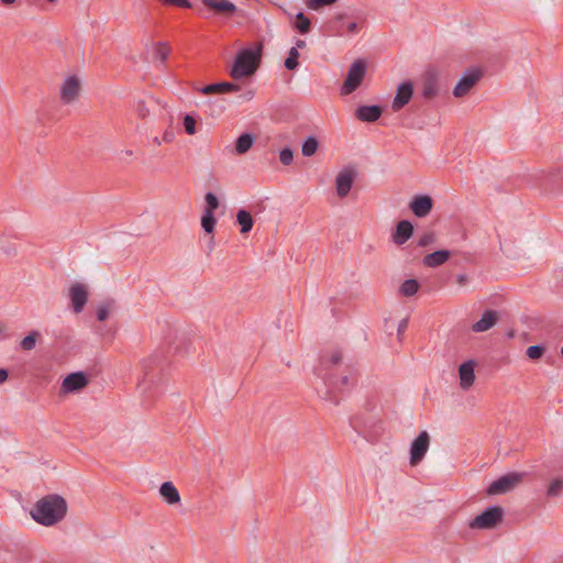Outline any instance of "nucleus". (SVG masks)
<instances>
[{"mask_svg": "<svg viewBox=\"0 0 563 563\" xmlns=\"http://www.w3.org/2000/svg\"><path fill=\"white\" fill-rule=\"evenodd\" d=\"M314 374L322 380V386L316 387L318 395L335 406L340 404L336 394L349 390L354 384L352 369L343 366L342 352L339 350L323 354L314 368Z\"/></svg>", "mask_w": 563, "mask_h": 563, "instance_id": "obj_1", "label": "nucleus"}, {"mask_svg": "<svg viewBox=\"0 0 563 563\" xmlns=\"http://www.w3.org/2000/svg\"><path fill=\"white\" fill-rule=\"evenodd\" d=\"M67 510V501L63 496L48 494L33 505L30 515L35 522L52 527L66 517Z\"/></svg>", "mask_w": 563, "mask_h": 563, "instance_id": "obj_2", "label": "nucleus"}, {"mask_svg": "<svg viewBox=\"0 0 563 563\" xmlns=\"http://www.w3.org/2000/svg\"><path fill=\"white\" fill-rule=\"evenodd\" d=\"M167 365V356L161 351H156L150 356L143 358L141 362L142 382L139 383V386L143 385L145 390L151 386L161 383Z\"/></svg>", "mask_w": 563, "mask_h": 563, "instance_id": "obj_3", "label": "nucleus"}, {"mask_svg": "<svg viewBox=\"0 0 563 563\" xmlns=\"http://www.w3.org/2000/svg\"><path fill=\"white\" fill-rule=\"evenodd\" d=\"M262 57V45L256 48L241 49L230 69V76L234 80L252 76L258 68Z\"/></svg>", "mask_w": 563, "mask_h": 563, "instance_id": "obj_4", "label": "nucleus"}, {"mask_svg": "<svg viewBox=\"0 0 563 563\" xmlns=\"http://www.w3.org/2000/svg\"><path fill=\"white\" fill-rule=\"evenodd\" d=\"M504 509L500 506H490L476 516L471 522V529H493L503 521Z\"/></svg>", "mask_w": 563, "mask_h": 563, "instance_id": "obj_5", "label": "nucleus"}, {"mask_svg": "<svg viewBox=\"0 0 563 563\" xmlns=\"http://www.w3.org/2000/svg\"><path fill=\"white\" fill-rule=\"evenodd\" d=\"M366 73V64L362 59L355 60L349 68L346 78L342 85L341 93L350 95L362 84Z\"/></svg>", "mask_w": 563, "mask_h": 563, "instance_id": "obj_6", "label": "nucleus"}, {"mask_svg": "<svg viewBox=\"0 0 563 563\" xmlns=\"http://www.w3.org/2000/svg\"><path fill=\"white\" fill-rule=\"evenodd\" d=\"M525 473L509 472L493 483L487 488L488 495H500L511 492L520 483H522Z\"/></svg>", "mask_w": 563, "mask_h": 563, "instance_id": "obj_7", "label": "nucleus"}, {"mask_svg": "<svg viewBox=\"0 0 563 563\" xmlns=\"http://www.w3.org/2000/svg\"><path fill=\"white\" fill-rule=\"evenodd\" d=\"M482 76L483 71L478 68L467 69L453 89L454 97L462 98L466 96L471 89L479 81Z\"/></svg>", "mask_w": 563, "mask_h": 563, "instance_id": "obj_8", "label": "nucleus"}, {"mask_svg": "<svg viewBox=\"0 0 563 563\" xmlns=\"http://www.w3.org/2000/svg\"><path fill=\"white\" fill-rule=\"evenodd\" d=\"M430 445V435L427 431H421L410 444V465H418L424 457Z\"/></svg>", "mask_w": 563, "mask_h": 563, "instance_id": "obj_9", "label": "nucleus"}, {"mask_svg": "<svg viewBox=\"0 0 563 563\" xmlns=\"http://www.w3.org/2000/svg\"><path fill=\"white\" fill-rule=\"evenodd\" d=\"M440 92L439 73L435 68H429L422 76V90L423 99L431 100Z\"/></svg>", "mask_w": 563, "mask_h": 563, "instance_id": "obj_10", "label": "nucleus"}, {"mask_svg": "<svg viewBox=\"0 0 563 563\" xmlns=\"http://www.w3.org/2000/svg\"><path fill=\"white\" fill-rule=\"evenodd\" d=\"M69 298L74 311L76 313L81 312L89 298L87 286L81 283L73 284L69 288Z\"/></svg>", "mask_w": 563, "mask_h": 563, "instance_id": "obj_11", "label": "nucleus"}, {"mask_svg": "<svg viewBox=\"0 0 563 563\" xmlns=\"http://www.w3.org/2000/svg\"><path fill=\"white\" fill-rule=\"evenodd\" d=\"M88 384L89 378L86 373L75 372L64 378L60 390L65 394L76 393L84 389Z\"/></svg>", "mask_w": 563, "mask_h": 563, "instance_id": "obj_12", "label": "nucleus"}, {"mask_svg": "<svg viewBox=\"0 0 563 563\" xmlns=\"http://www.w3.org/2000/svg\"><path fill=\"white\" fill-rule=\"evenodd\" d=\"M413 96V85L410 80L402 81L396 91V96L391 102L394 112L400 111L406 104L409 103Z\"/></svg>", "mask_w": 563, "mask_h": 563, "instance_id": "obj_13", "label": "nucleus"}, {"mask_svg": "<svg viewBox=\"0 0 563 563\" xmlns=\"http://www.w3.org/2000/svg\"><path fill=\"white\" fill-rule=\"evenodd\" d=\"M409 208L416 217L424 218L433 208V199L429 195H416L411 199Z\"/></svg>", "mask_w": 563, "mask_h": 563, "instance_id": "obj_14", "label": "nucleus"}, {"mask_svg": "<svg viewBox=\"0 0 563 563\" xmlns=\"http://www.w3.org/2000/svg\"><path fill=\"white\" fill-rule=\"evenodd\" d=\"M355 177L356 173L351 169H343L336 175L335 187L340 198H344L349 195Z\"/></svg>", "mask_w": 563, "mask_h": 563, "instance_id": "obj_15", "label": "nucleus"}, {"mask_svg": "<svg viewBox=\"0 0 563 563\" xmlns=\"http://www.w3.org/2000/svg\"><path fill=\"white\" fill-rule=\"evenodd\" d=\"M80 91V84L76 76H69L63 82L60 87V99L64 103H70L75 101Z\"/></svg>", "mask_w": 563, "mask_h": 563, "instance_id": "obj_16", "label": "nucleus"}, {"mask_svg": "<svg viewBox=\"0 0 563 563\" xmlns=\"http://www.w3.org/2000/svg\"><path fill=\"white\" fill-rule=\"evenodd\" d=\"M476 362L468 360L459 366L460 386L463 390H468L475 382Z\"/></svg>", "mask_w": 563, "mask_h": 563, "instance_id": "obj_17", "label": "nucleus"}, {"mask_svg": "<svg viewBox=\"0 0 563 563\" xmlns=\"http://www.w3.org/2000/svg\"><path fill=\"white\" fill-rule=\"evenodd\" d=\"M383 113V108L377 104L360 106L355 110V118L362 122H376Z\"/></svg>", "mask_w": 563, "mask_h": 563, "instance_id": "obj_18", "label": "nucleus"}, {"mask_svg": "<svg viewBox=\"0 0 563 563\" xmlns=\"http://www.w3.org/2000/svg\"><path fill=\"white\" fill-rule=\"evenodd\" d=\"M201 2L216 13L227 16H233L238 11L236 5L229 0H201Z\"/></svg>", "mask_w": 563, "mask_h": 563, "instance_id": "obj_19", "label": "nucleus"}, {"mask_svg": "<svg viewBox=\"0 0 563 563\" xmlns=\"http://www.w3.org/2000/svg\"><path fill=\"white\" fill-rule=\"evenodd\" d=\"M413 234V225L409 220H400L393 233V242L396 245L405 244Z\"/></svg>", "mask_w": 563, "mask_h": 563, "instance_id": "obj_20", "label": "nucleus"}, {"mask_svg": "<svg viewBox=\"0 0 563 563\" xmlns=\"http://www.w3.org/2000/svg\"><path fill=\"white\" fill-rule=\"evenodd\" d=\"M498 317L499 316L496 310H485L482 318L472 325V330L476 333L485 332L497 323Z\"/></svg>", "mask_w": 563, "mask_h": 563, "instance_id": "obj_21", "label": "nucleus"}, {"mask_svg": "<svg viewBox=\"0 0 563 563\" xmlns=\"http://www.w3.org/2000/svg\"><path fill=\"white\" fill-rule=\"evenodd\" d=\"M538 179L540 180V186L545 190H553L558 180H563V172L560 168H554L549 172H540L538 174Z\"/></svg>", "mask_w": 563, "mask_h": 563, "instance_id": "obj_22", "label": "nucleus"}, {"mask_svg": "<svg viewBox=\"0 0 563 563\" xmlns=\"http://www.w3.org/2000/svg\"><path fill=\"white\" fill-rule=\"evenodd\" d=\"M452 255L449 250H439L424 255L422 264L429 268H435L443 265Z\"/></svg>", "mask_w": 563, "mask_h": 563, "instance_id": "obj_23", "label": "nucleus"}, {"mask_svg": "<svg viewBox=\"0 0 563 563\" xmlns=\"http://www.w3.org/2000/svg\"><path fill=\"white\" fill-rule=\"evenodd\" d=\"M240 90V86L230 81L214 82L210 85H206L201 89V93L211 95V93H229Z\"/></svg>", "mask_w": 563, "mask_h": 563, "instance_id": "obj_24", "label": "nucleus"}, {"mask_svg": "<svg viewBox=\"0 0 563 563\" xmlns=\"http://www.w3.org/2000/svg\"><path fill=\"white\" fill-rule=\"evenodd\" d=\"M159 494L168 505H175L180 501L178 489L172 482H164L159 487Z\"/></svg>", "mask_w": 563, "mask_h": 563, "instance_id": "obj_25", "label": "nucleus"}, {"mask_svg": "<svg viewBox=\"0 0 563 563\" xmlns=\"http://www.w3.org/2000/svg\"><path fill=\"white\" fill-rule=\"evenodd\" d=\"M255 137L251 133H243L241 134L236 141H235V153L238 155H243L247 153L253 144H254Z\"/></svg>", "mask_w": 563, "mask_h": 563, "instance_id": "obj_26", "label": "nucleus"}, {"mask_svg": "<svg viewBox=\"0 0 563 563\" xmlns=\"http://www.w3.org/2000/svg\"><path fill=\"white\" fill-rule=\"evenodd\" d=\"M236 222L241 227L240 232L242 234L249 233L252 230L253 224H254L252 214L245 209H241L238 211Z\"/></svg>", "mask_w": 563, "mask_h": 563, "instance_id": "obj_27", "label": "nucleus"}, {"mask_svg": "<svg viewBox=\"0 0 563 563\" xmlns=\"http://www.w3.org/2000/svg\"><path fill=\"white\" fill-rule=\"evenodd\" d=\"M319 141L316 136L310 135L303 140L301 144V153L306 157L313 156L319 148Z\"/></svg>", "mask_w": 563, "mask_h": 563, "instance_id": "obj_28", "label": "nucleus"}, {"mask_svg": "<svg viewBox=\"0 0 563 563\" xmlns=\"http://www.w3.org/2000/svg\"><path fill=\"white\" fill-rule=\"evenodd\" d=\"M294 27L301 34H307L311 30L310 19L302 12L296 14Z\"/></svg>", "mask_w": 563, "mask_h": 563, "instance_id": "obj_29", "label": "nucleus"}, {"mask_svg": "<svg viewBox=\"0 0 563 563\" xmlns=\"http://www.w3.org/2000/svg\"><path fill=\"white\" fill-rule=\"evenodd\" d=\"M114 305L115 302L113 299H108L100 303L96 311L97 319L99 321H106L109 318L111 311L113 310Z\"/></svg>", "mask_w": 563, "mask_h": 563, "instance_id": "obj_30", "label": "nucleus"}, {"mask_svg": "<svg viewBox=\"0 0 563 563\" xmlns=\"http://www.w3.org/2000/svg\"><path fill=\"white\" fill-rule=\"evenodd\" d=\"M40 338L41 333L36 330H33L21 340L20 347L23 351H32L35 347L36 342Z\"/></svg>", "mask_w": 563, "mask_h": 563, "instance_id": "obj_31", "label": "nucleus"}, {"mask_svg": "<svg viewBox=\"0 0 563 563\" xmlns=\"http://www.w3.org/2000/svg\"><path fill=\"white\" fill-rule=\"evenodd\" d=\"M419 283L417 279H406L400 286V294L405 297H410L419 290Z\"/></svg>", "mask_w": 563, "mask_h": 563, "instance_id": "obj_32", "label": "nucleus"}, {"mask_svg": "<svg viewBox=\"0 0 563 563\" xmlns=\"http://www.w3.org/2000/svg\"><path fill=\"white\" fill-rule=\"evenodd\" d=\"M172 48L166 42H157L155 44V58L159 59L162 64H164L170 53Z\"/></svg>", "mask_w": 563, "mask_h": 563, "instance_id": "obj_33", "label": "nucleus"}, {"mask_svg": "<svg viewBox=\"0 0 563 563\" xmlns=\"http://www.w3.org/2000/svg\"><path fill=\"white\" fill-rule=\"evenodd\" d=\"M217 220L213 213L203 212L201 217V227L206 233L211 234L214 231Z\"/></svg>", "mask_w": 563, "mask_h": 563, "instance_id": "obj_34", "label": "nucleus"}, {"mask_svg": "<svg viewBox=\"0 0 563 563\" xmlns=\"http://www.w3.org/2000/svg\"><path fill=\"white\" fill-rule=\"evenodd\" d=\"M299 52L297 49V47H291L289 53H288V56L287 58L285 59V67L288 69V70H295L299 63H298V58H299Z\"/></svg>", "mask_w": 563, "mask_h": 563, "instance_id": "obj_35", "label": "nucleus"}, {"mask_svg": "<svg viewBox=\"0 0 563 563\" xmlns=\"http://www.w3.org/2000/svg\"><path fill=\"white\" fill-rule=\"evenodd\" d=\"M544 353L545 346L542 344L531 345L526 351V355L532 361H539Z\"/></svg>", "mask_w": 563, "mask_h": 563, "instance_id": "obj_36", "label": "nucleus"}, {"mask_svg": "<svg viewBox=\"0 0 563 563\" xmlns=\"http://www.w3.org/2000/svg\"><path fill=\"white\" fill-rule=\"evenodd\" d=\"M206 207L203 212H211L213 213L214 210L219 208V199L218 197L212 192H207L205 196Z\"/></svg>", "mask_w": 563, "mask_h": 563, "instance_id": "obj_37", "label": "nucleus"}, {"mask_svg": "<svg viewBox=\"0 0 563 563\" xmlns=\"http://www.w3.org/2000/svg\"><path fill=\"white\" fill-rule=\"evenodd\" d=\"M563 490V479L562 478H555L553 479L547 490L548 497H556L559 496Z\"/></svg>", "mask_w": 563, "mask_h": 563, "instance_id": "obj_38", "label": "nucleus"}, {"mask_svg": "<svg viewBox=\"0 0 563 563\" xmlns=\"http://www.w3.org/2000/svg\"><path fill=\"white\" fill-rule=\"evenodd\" d=\"M339 0H308L307 7L311 10L318 11L323 7L334 4Z\"/></svg>", "mask_w": 563, "mask_h": 563, "instance_id": "obj_39", "label": "nucleus"}, {"mask_svg": "<svg viewBox=\"0 0 563 563\" xmlns=\"http://www.w3.org/2000/svg\"><path fill=\"white\" fill-rule=\"evenodd\" d=\"M196 119L190 115L186 114L184 117V128L187 134L194 135L196 133Z\"/></svg>", "mask_w": 563, "mask_h": 563, "instance_id": "obj_40", "label": "nucleus"}, {"mask_svg": "<svg viewBox=\"0 0 563 563\" xmlns=\"http://www.w3.org/2000/svg\"><path fill=\"white\" fill-rule=\"evenodd\" d=\"M279 161L283 165H290L294 161V153L290 147H285L279 152Z\"/></svg>", "mask_w": 563, "mask_h": 563, "instance_id": "obj_41", "label": "nucleus"}, {"mask_svg": "<svg viewBox=\"0 0 563 563\" xmlns=\"http://www.w3.org/2000/svg\"><path fill=\"white\" fill-rule=\"evenodd\" d=\"M345 18V14L344 13H339L334 16L333 21H332V27L335 32L336 35H343L344 34V31H343V24H342V20Z\"/></svg>", "mask_w": 563, "mask_h": 563, "instance_id": "obj_42", "label": "nucleus"}, {"mask_svg": "<svg viewBox=\"0 0 563 563\" xmlns=\"http://www.w3.org/2000/svg\"><path fill=\"white\" fill-rule=\"evenodd\" d=\"M434 241H435V235H434V233H433V232H426V233H423V234L419 238V240H418V242H417V245H418V246H420V247H426V246H428V245H430V244L434 243Z\"/></svg>", "mask_w": 563, "mask_h": 563, "instance_id": "obj_43", "label": "nucleus"}, {"mask_svg": "<svg viewBox=\"0 0 563 563\" xmlns=\"http://www.w3.org/2000/svg\"><path fill=\"white\" fill-rule=\"evenodd\" d=\"M162 3L166 5H174L184 9H190L192 3L189 0H159Z\"/></svg>", "mask_w": 563, "mask_h": 563, "instance_id": "obj_44", "label": "nucleus"}, {"mask_svg": "<svg viewBox=\"0 0 563 563\" xmlns=\"http://www.w3.org/2000/svg\"><path fill=\"white\" fill-rule=\"evenodd\" d=\"M358 31V25L356 22H350L347 25H346V33L349 34H355L357 33Z\"/></svg>", "mask_w": 563, "mask_h": 563, "instance_id": "obj_45", "label": "nucleus"}, {"mask_svg": "<svg viewBox=\"0 0 563 563\" xmlns=\"http://www.w3.org/2000/svg\"><path fill=\"white\" fill-rule=\"evenodd\" d=\"M407 327H408V319H402L399 322L398 328H397L398 334L399 335L402 334L406 331Z\"/></svg>", "mask_w": 563, "mask_h": 563, "instance_id": "obj_46", "label": "nucleus"}, {"mask_svg": "<svg viewBox=\"0 0 563 563\" xmlns=\"http://www.w3.org/2000/svg\"><path fill=\"white\" fill-rule=\"evenodd\" d=\"M467 282H468V277H467V275H465V274H459V275L456 276V283H457L460 286H465Z\"/></svg>", "mask_w": 563, "mask_h": 563, "instance_id": "obj_47", "label": "nucleus"}, {"mask_svg": "<svg viewBox=\"0 0 563 563\" xmlns=\"http://www.w3.org/2000/svg\"><path fill=\"white\" fill-rule=\"evenodd\" d=\"M9 373L4 368H0V384L4 383L8 379Z\"/></svg>", "mask_w": 563, "mask_h": 563, "instance_id": "obj_48", "label": "nucleus"}, {"mask_svg": "<svg viewBox=\"0 0 563 563\" xmlns=\"http://www.w3.org/2000/svg\"><path fill=\"white\" fill-rule=\"evenodd\" d=\"M173 137H174V134L166 131L163 135V141L169 143V142H172Z\"/></svg>", "mask_w": 563, "mask_h": 563, "instance_id": "obj_49", "label": "nucleus"}, {"mask_svg": "<svg viewBox=\"0 0 563 563\" xmlns=\"http://www.w3.org/2000/svg\"><path fill=\"white\" fill-rule=\"evenodd\" d=\"M306 46V42L303 40H297L296 47L303 48Z\"/></svg>", "mask_w": 563, "mask_h": 563, "instance_id": "obj_50", "label": "nucleus"}, {"mask_svg": "<svg viewBox=\"0 0 563 563\" xmlns=\"http://www.w3.org/2000/svg\"><path fill=\"white\" fill-rule=\"evenodd\" d=\"M1 2L5 5H10L15 2V0H1Z\"/></svg>", "mask_w": 563, "mask_h": 563, "instance_id": "obj_51", "label": "nucleus"}, {"mask_svg": "<svg viewBox=\"0 0 563 563\" xmlns=\"http://www.w3.org/2000/svg\"><path fill=\"white\" fill-rule=\"evenodd\" d=\"M213 243H214V239H213V236H211L210 241H209V251H211L213 249Z\"/></svg>", "mask_w": 563, "mask_h": 563, "instance_id": "obj_52", "label": "nucleus"}, {"mask_svg": "<svg viewBox=\"0 0 563 563\" xmlns=\"http://www.w3.org/2000/svg\"><path fill=\"white\" fill-rule=\"evenodd\" d=\"M124 154H126V156H132L133 155V151L126 150V151H124Z\"/></svg>", "mask_w": 563, "mask_h": 563, "instance_id": "obj_53", "label": "nucleus"}, {"mask_svg": "<svg viewBox=\"0 0 563 563\" xmlns=\"http://www.w3.org/2000/svg\"><path fill=\"white\" fill-rule=\"evenodd\" d=\"M5 330V325L0 323V333H2Z\"/></svg>", "mask_w": 563, "mask_h": 563, "instance_id": "obj_54", "label": "nucleus"}, {"mask_svg": "<svg viewBox=\"0 0 563 563\" xmlns=\"http://www.w3.org/2000/svg\"><path fill=\"white\" fill-rule=\"evenodd\" d=\"M154 143H156L157 145H161V141H159V139H158V137H155V139H154Z\"/></svg>", "mask_w": 563, "mask_h": 563, "instance_id": "obj_55", "label": "nucleus"}, {"mask_svg": "<svg viewBox=\"0 0 563 563\" xmlns=\"http://www.w3.org/2000/svg\"><path fill=\"white\" fill-rule=\"evenodd\" d=\"M253 97V92L252 91H249L247 92V99H251Z\"/></svg>", "mask_w": 563, "mask_h": 563, "instance_id": "obj_56", "label": "nucleus"}, {"mask_svg": "<svg viewBox=\"0 0 563 563\" xmlns=\"http://www.w3.org/2000/svg\"><path fill=\"white\" fill-rule=\"evenodd\" d=\"M178 351H179V346L177 345L174 347V353H177Z\"/></svg>", "mask_w": 563, "mask_h": 563, "instance_id": "obj_57", "label": "nucleus"}, {"mask_svg": "<svg viewBox=\"0 0 563 563\" xmlns=\"http://www.w3.org/2000/svg\"><path fill=\"white\" fill-rule=\"evenodd\" d=\"M56 1H57V0H48V2H51V3H54V2H56Z\"/></svg>", "mask_w": 563, "mask_h": 563, "instance_id": "obj_58", "label": "nucleus"}, {"mask_svg": "<svg viewBox=\"0 0 563 563\" xmlns=\"http://www.w3.org/2000/svg\"><path fill=\"white\" fill-rule=\"evenodd\" d=\"M561 355L563 356V346L561 347Z\"/></svg>", "mask_w": 563, "mask_h": 563, "instance_id": "obj_59", "label": "nucleus"}]
</instances>
